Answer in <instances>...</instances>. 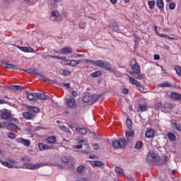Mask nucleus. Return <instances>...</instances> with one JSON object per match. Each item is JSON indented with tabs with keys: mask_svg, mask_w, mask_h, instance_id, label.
I'll list each match as a JSON object with an SVG mask.
<instances>
[{
	"mask_svg": "<svg viewBox=\"0 0 181 181\" xmlns=\"http://www.w3.org/2000/svg\"><path fill=\"white\" fill-rule=\"evenodd\" d=\"M156 34H157L160 37H168V35H166V34H160L159 33H156Z\"/></svg>",
	"mask_w": 181,
	"mask_h": 181,
	"instance_id": "obj_56",
	"label": "nucleus"
},
{
	"mask_svg": "<svg viewBox=\"0 0 181 181\" xmlns=\"http://www.w3.org/2000/svg\"><path fill=\"white\" fill-rule=\"evenodd\" d=\"M148 5L151 11H153V8H155V1H148Z\"/></svg>",
	"mask_w": 181,
	"mask_h": 181,
	"instance_id": "obj_36",
	"label": "nucleus"
},
{
	"mask_svg": "<svg viewBox=\"0 0 181 181\" xmlns=\"http://www.w3.org/2000/svg\"><path fill=\"white\" fill-rule=\"evenodd\" d=\"M5 125V122L0 123V129L4 128V126Z\"/></svg>",
	"mask_w": 181,
	"mask_h": 181,
	"instance_id": "obj_64",
	"label": "nucleus"
},
{
	"mask_svg": "<svg viewBox=\"0 0 181 181\" xmlns=\"http://www.w3.org/2000/svg\"><path fill=\"white\" fill-rule=\"evenodd\" d=\"M52 16L54 18H59V11H52Z\"/></svg>",
	"mask_w": 181,
	"mask_h": 181,
	"instance_id": "obj_50",
	"label": "nucleus"
},
{
	"mask_svg": "<svg viewBox=\"0 0 181 181\" xmlns=\"http://www.w3.org/2000/svg\"><path fill=\"white\" fill-rule=\"evenodd\" d=\"M167 136L168 137V139H170V141H176V136L172 132L168 133Z\"/></svg>",
	"mask_w": 181,
	"mask_h": 181,
	"instance_id": "obj_29",
	"label": "nucleus"
},
{
	"mask_svg": "<svg viewBox=\"0 0 181 181\" xmlns=\"http://www.w3.org/2000/svg\"><path fill=\"white\" fill-rule=\"evenodd\" d=\"M155 135V131L153 129H148L146 132V138H153Z\"/></svg>",
	"mask_w": 181,
	"mask_h": 181,
	"instance_id": "obj_17",
	"label": "nucleus"
},
{
	"mask_svg": "<svg viewBox=\"0 0 181 181\" xmlns=\"http://www.w3.org/2000/svg\"><path fill=\"white\" fill-rule=\"evenodd\" d=\"M138 74V78L139 80H145V74H141L139 72Z\"/></svg>",
	"mask_w": 181,
	"mask_h": 181,
	"instance_id": "obj_49",
	"label": "nucleus"
},
{
	"mask_svg": "<svg viewBox=\"0 0 181 181\" xmlns=\"http://www.w3.org/2000/svg\"><path fill=\"white\" fill-rule=\"evenodd\" d=\"M86 23L84 22H81L78 24V28H80V29H84L86 28Z\"/></svg>",
	"mask_w": 181,
	"mask_h": 181,
	"instance_id": "obj_52",
	"label": "nucleus"
},
{
	"mask_svg": "<svg viewBox=\"0 0 181 181\" xmlns=\"http://www.w3.org/2000/svg\"><path fill=\"white\" fill-rule=\"evenodd\" d=\"M101 74H103L101 71H96L90 74V77H92L93 78H94L95 77H100V76H101Z\"/></svg>",
	"mask_w": 181,
	"mask_h": 181,
	"instance_id": "obj_30",
	"label": "nucleus"
},
{
	"mask_svg": "<svg viewBox=\"0 0 181 181\" xmlns=\"http://www.w3.org/2000/svg\"><path fill=\"white\" fill-rule=\"evenodd\" d=\"M63 76H71V72L69 70H64L62 72Z\"/></svg>",
	"mask_w": 181,
	"mask_h": 181,
	"instance_id": "obj_47",
	"label": "nucleus"
},
{
	"mask_svg": "<svg viewBox=\"0 0 181 181\" xmlns=\"http://www.w3.org/2000/svg\"><path fill=\"white\" fill-rule=\"evenodd\" d=\"M41 78H42V80L45 82V83H49V84H52L53 83H54V81H53L52 80L50 79H47V78L41 76Z\"/></svg>",
	"mask_w": 181,
	"mask_h": 181,
	"instance_id": "obj_42",
	"label": "nucleus"
},
{
	"mask_svg": "<svg viewBox=\"0 0 181 181\" xmlns=\"http://www.w3.org/2000/svg\"><path fill=\"white\" fill-rule=\"evenodd\" d=\"M143 145H144V143H142V141H137L134 146V148L135 149H141Z\"/></svg>",
	"mask_w": 181,
	"mask_h": 181,
	"instance_id": "obj_38",
	"label": "nucleus"
},
{
	"mask_svg": "<svg viewBox=\"0 0 181 181\" xmlns=\"http://www.w3.org/2000/svg\"><path fill=\"white\" fill-rule=\"evenodd\" d=\"M37 147L40 151H50L51 149L54 148V147H53L52 146L47 145L43 143H39L37 144Z\"/></svg>",
	"mask_w": 181,
	"mask_h": 181,
	"instance_id": "obj_7",
	"label": "nucleus"
},
{
	"mask_svg": "<svg viewBox=\"0 0 181 181\" xmlns=\"http://www.w3.org/2000/svg\"><path fill=\"white\" fill-rule=\"evenodd\" d=\"M17 141L20 144H22L23 145H24V146H30V144H31L30 140L26 139H23V138H19V139H17Z\"/></svg>",
	"mask_w": 181,
	"mask_h": 181,
	"instance_id": "obj_12",
	"label": "nucleus"
},
{
	"mask_svg": "<svg viewBox=\"0 0 181 181\" xmlns=\"http://www.w3.org/2000/svg\"><path fill=\"white\" fill-rule=\"evenodd\" d=\"M73 52V49L69 47H64L61 50L62 54H70Z\"/></svg>",
	"mask_w": 181,
	"mask_h": 181,
	"instance_id": "obj_19",
	"label": "nucleus"
},
{
	"mask_svg": "<svg viewBox=\"0 0 181 181\" xmlns=\"http://www.w3.org/2000/svg\"><path fill=\"white\" fill-rule=\"evenodd\" d=\"M1 64L3 67H5V69H8L10 70H16V66H15L13 64H8V62H5V61H1Z\"/></svg>",
	"mask_w": 181,
	"mask_h": 181,
	"instance_id": "obj_9",
	"label": "nucleus"
},
{
	"mask_svg": "<svg viewBox=\"0 0 181 181\" xmlns=\"http://www.w3.org/2000/svg\"><path fill=\"white\" fill-rule=\"evenodd\" d=\"M62 162H63V163H68V165L71 166H74V161H73V159L69 158L66 156L62 158Z\"/></svg>",
	"mask_w": 181,
	"mask_h": 181,
	"instance_id": "obj_11",
	"label": "nucleus"
},
{
	"mask_svg": "<svg viewBox=\"0 0 181 181\" xmlns=\"http://www.w3.org/2000/svg\"><path fill=\"white\" fill-rule=\"evenodd\" d=\"M131 66H132V70L135 73V74H139L141 73V67H139V64L136 63V59H133L130 62Z\"/></svg>",
	"mask_w": 181,
	"mask_h": 181,
	"instance_id": "obj_4",
	"label": "nucleus"
},
{
	"mask_svg": "<svg viewBox=\"0 0 181 181\" xmlns=\"http://www.w3.org/2000/svg\"><path fill=\"white\" fill-rule=\"evenodd\" d=\"M98 148H100V146H98V144H94V145H93V149H98Z\"/></svg>",
	"mask_w": 181,
	"mask_h": 181,
	"instance_id": "obj_63",
	"label": "nucleus"
},
{
	"mask_svg": "<svg viewBox=\"0 0 181 181\" xmlns=\"http://www.w3.org/2000/svg\"><path fill=\"white\" fill-rule=\"evenodd\" d=\"M1 164L3 166H6V168H9V169H11L12 168H19V165H18V162L15 161L14 160H10L9 163L6 161L1 162Z\"/></svg>",
	"mask_w": 181,
	"mask_h": 181,
	"instance_id": "obj_5",
	"label": "nucleus"
},
{
	"mask_svg": "<svg viewBox=\"0 0 181 181\" xmlns=\"http://www.w3.org/2000/svg\"><path fill=\"white\" fill-rule=\"evenodd\" d=\"M60 129H62V131H64V132H69V133H70V130L66 126L61 127Z\"/></svg>",
	"mask_w": 181,
	"mask_h": 181,
	"instance_id": "obj_51",
	"label": "nucleus"
},
{
	"mask_svg": "<svg viewBox=\"0 0 181 181\" xmlns=\"http://www.w3.org/2000/svg\"><path fill=\"white\" fill-rule=\"evenodd\" d=\"M158 87H170V83H169V82H164L163 83H160Z\"/></svg>",
	"mask_w": 181,
	"mask_h": 181,
	"instance_id": "obj_43",
	"label": "nucleus"
},
{
	"mask_svg": "<svg viewBox=\"0 0 181 181\" xmlns=\"http://www.w3.org/2000/svg\"><path fill=\"white\" fill-rule=\"evenodd\" d=\"M90 104H94V103H95V101L98 100V95H90Z\"/></svg>",
	"mask_w": 181,
	"mask_h": 181,
	"instance_id": "obj_32",
	"label": "nucleus"
},
{
	"mask_svg": "<svg viewBox=\"0 0 181 181\" xmlns=\"http://www.w3.org/2000/svg\"><path fill=\"white\" fill-rule=\"evenodd\" d=\"M47 164L45 163H40L38 164H29L27 163L25 164L26 166V169H30V170H35L36 169H39L40 168H43V166H47Z\"/></svg>",
	"mask_w": 181,
	"mask_h": 181,
	"instance_id": "obj_3",
	"label": "nucleus"
},
{
	"mask_svg": "<svg viewBox=\"0 0 181 181\" xmlns=\"http://www.w3.org/2000/svg\"><path fill=\"white\" fill-rule=\"evenodd\" d=\"M74 57H84L83 54H76L74 55Z\"/></svg>",
	"mask_w": 181,
	"mask_h": 181,
	"instance_id": "obj_60",
	"label": "nucleus"
},
{
	"mask_svg": "<svg viewBox=\"0 0 181 181\" xmlns=\"http://www.w3.org/2000/svg\"><path fill=\"white\" fill-rule=\"evenodd\" d=\"M102 69H104V70H111L112 66L110 63L104 62V66L102 67Z\"/></svg>",
	"mask_w": 181,
	"mask_h": 181,
	"instance_id": "obj_34",
	"label": "nucleus"
},
{
	"mask_svg": "<svg viewBox=\"0 0 181 181\" xmlns=\"http://www.w3.org/2000/svg\"><path fill=\"white\" fill-rule=\"evenodd\" d=\"M71 94H72L73 97H77V91L74 90V91H72Z\"/></svg>",
	"mask_w": 181,
	"mask_h": 181,
	"instance_id": "obj_61",
	"label": "nucleus"
},
{
	"mask_svg": "<svg viewBox=\"0 0 181 181\" xmlns=\"http://www.w3.org/2000/svg\"><path fill=\"white\" fill-rule=\"evenodd\" d=\"M147 110H148L147 105L140 104L138 105V109H137L138 112H139V111H141V112H145V111H146Z\"/></svg>",
	"mask_w": 181,
	"mask_h": 181,
	"instance_id": "obj_15",
	"label": "nucleus"
},
{
	"mask_svg": "<svg viewBox=\"0 0 181 181\" xmlns=\"http://www.w3.org/2000/svg\"><path fill=\"white\" fill-rule=\"evenodd\" d=\"M83 63H86V64H88L89 63H91L92 64H94V60L91 59H83Z\"/></svg>",
	"mask_w": 181,
	"mask_h": 181,
	"instance_id": "obj_53",
	"label": "nucleus"
},
{
	"mask_svg": "<svg viewBox=\"0 0 181 181\" xmlns=\"http://www.w3.org/2000/svg\"><path fill=\"white\" fill-rule=\"evenodd\" d=\"M10 121L11 122H14V124H19V120L18 119H16V118H15V117H11L10 118Z\"/></svg>",
	"mask_w": 181,
	"mask_h": 181,
	"instance_id": "obj_48",
	"label": "nucleus"
},
{
	"mask_svg": "<svg viewBox=\"0 0 181 181\" xmlns=\"http://www.w3.org/2000/svg\"><path fill=\"white\" fill-rule=\"evenodd\" d=\"M55 57H56V59H57L58 60H66V58H65V57H63L56 56Z\"/></svg>",
	"mask_w": 181,
	"mask_h": 181,
	"instance_id": "obj_58",
	"label": "nucleus"
},
{
	"mask_svg": "<svg viewBox=\"0 0 181 181\" xmlns=\"http://www.w3.org/2000/svg\"><path fill=\"white\" fill-rule=\"evenodd\" d=\"M160 158L155 153H150L147 157V162L148 163H158V165H160Z\"/></svg>",
	"mask_w": 181,
	"mask_h": 181,
	"instance_id": "obj_2",
	"label": "nucleus"
},
{
	"mask_svg": "<svg viewBox=\"0 0 181 181\" xmlns=\"http://www.w3.org/2000/svg\"><path fill=\"white\" fill-rule=\"evenodd\" d=\"M17 49L21 50V52H24V53H35V49L30 47H21L19 45H16Z\"/></svg>",
	"mask_w": 181,
	"mask_h": 181,
	"instance_id": "obj_6",
	"label": "nucleus"
},
{
	"mask_svg": "<svg viewBox=\"0 0 181 181\" xmlns=\"http://www.w3.org/2000/svg\"><path fill=\"white\" fill-rule=\"evenodd\" d=\"M66 66H71V67H74L77 66V60H68L66 61Z\"/></svg>",
	"mask_w": 181,
	"mask_h": 181,
	"instance_id": "obj_23",
	"label": "nucleus"
},
{
	"mask_svg": "<svg viewBox=\"0 0 181 181\" xmlns=\"http://www.w3.org/2000/svg\"><path fill=\"white\" fill-rule=\"evenodd\" d=\"M28 108L30 111H31V112H35V114H37L40 112V109H39L37 107L28 106Z\"/></svg>",
	"mask_w": 181,
	"mask_h": 181,
	"instance_id": "obj_20",
	"label": "nucleus"
},
{
	"mask_svg": "<svg viewBox=\"0 0 181 181\" xmlns=\"http://www.w3.org/2000/svg\"><path fill=\"white\" fill-rule=\"evenodd\" d=\"M21 160H23V162H29L30 159L28 157H25L21 158Z\"/></svg>",
	"mask_w": 181,
	"mask_h": 181,
	"instance_id": "obj_59",
	"label": "nucleus"
},
{
	"mask_svg": "<svg viewBox=\"0 0 181 181\" xmlns=\"http://www.w3.org/2000/svg\"><path fill=\"white\" fill-rule=\"evenodd\" d=\"M126 138L127 139H129L130 138L134 137V135H135V133L132 130H129L125 132Z\"/></svg>",
	"mask_w": 181,
	"mask_h": 181,
	"instance_id": "obj_24",
	"label": "nucleus"
},
{
	"mask_svg": "<svg viewBox=\"0 0 181 181\" xmlns=\"http://www.w3.org/2000/svg\"><path fill=\"white\" fill-rule=\"evenodd\" d=\"M175 70L177 74H178V76H181V66H175Z\"/></svg>",
	"mask_w": 181,
	"mask_h": 181,
	"instance_id": "obj_44",
	"label": "nucleus"
},
{
	"mask_svg": "<svg viewBox=\"0 0 181 181\" xmlns=\"http://www.w3.org/2000/svg\"><path fill=\"white\" fill-rule=\"evenodd\" d=\"M23 115L25 119H33V115L29 112H23Z\"/></svg>",
	"mask_w": 181,
	"mask_h": 181,
	"instance_id": "obj_22",
	"label": "nucleus"
},
{
	"mask_svg": "<svg viewBox=\"0 0 181 181\" xmlns=\"http://www.w3.org/2000/svg\"><path fill=\"white\" fill-rule=\"evenodd\" d=\"M27 98L30 100V101H35L36 100V93H29L27 95Z\"/></svg>",
	"mask_w": 181,
	"mask_h": 181,
	"instance_id": "obj_28",
	"label": "nucleus"
},
{
	"mask_svg": "<svg viewBox=\"0 0 181 181\" xmlns=\"http://www.w3.org/2000/svg\"><path fill=\"white\" fill-rule=\"evenodd\" d=\"M46 141L48 144H54L56 142L57 139L55 136H49V137L47 138Z\"/></svg>",
	"mask_w": 181,
	"mask_h": 181,
	"instance_id": "obj_27",
	"label": "nucleus"
},
{
	"mask_svg": "<svg viewBox=\"0 0 181 181\" xmlns=\"http://www.w3.org/2000/svg\"><path fill=\"white\" fill-rule=\"evenodd\" d=\"M66 103L69 108H76L77 107V105L76 104V100L73 98H66Z\"/></svg>",
	"mask_w": 181,
	"mask_h": 181,
	"instance_id": "obj_8",
	"label": "nucleus"
},
{
	"mask_svg": "<svg viewBox=\"0 0 181 181\" xmlns=\"http://www.w3.org/2000/svg\"><path fill=\"white\" fill-rule=\"evenodd\" d=\"M129 79V81L132 84H134L136 87H141V82L138 81L135 78L129 76V75H127Z\"/></svg>",
	"mask_w": 181,
	"mask_h": 181,
	"instance_id": "obj_16",
	"label": "nucleus"
},
{
	"mask_svg": "<svg viewBox=\"0 0 181 181\" xmlns=\"http://www.w3.org/2000/svg\"><path fill=\"white\" fill-rule=\"evenodd\" d=\"M6 128L8 131H15V129H18V125L13 122H9L6 125Z\"/></svg>",
	"mask_w": 181,
	"mask_h": 181,
	"instance_id": "obj_14",
	"label": "nucleus"
},
{
	"mask_svg": "<svg viewBox=\"0 0 181 181\" xmlns=\"http://www.w3.org/2000/svg\"><path fill=\"white\" fill-rule=\"evenodd\" d=\"M171 98L177 100H181V95L176 92H171Z\"/></svg>",
	"mask_w": 181,
	"mask_h": 181,
	"instance_id": "obj_18",
	"label": "nucleus"
},
{
	"mask_svg": "<svg viewBox=\"0 0 181 181\" xmlns=\"http://www.w3.org/2000/svg\"><path fill=\"white\" fill-rule=\"evenodd\" d=\"M112 146L116 149H124L127 146V140L125 139L113 140Z\"/></svg>",
	"mask_w": 181,
	"mask_h": 181,
	"instance_id": "obj_1",
	"label": "nucleus"
},
{
	"mask_svg": "<svg viewBox=\"0 0 181 181\" xmlns=\"http://www.w3.org/2000/svg\"><path fill=\"white\" fill-rule=\"evenodd\" d=\"M122 93H123V94H128V89H127V88L123 89Z\"/></svg>",
	"mask_w": 181,
	"mask_h": 181,
	"instance_id": "obj_62",
	"label": "nucleus"
},
{
	"mask_svg": "<svg viewBox=\"0 0 181 181\" xmlns=\"http://www.w3.org/2000/svg\"><path fill=\"white\" fill-rule=\"evenodd\" d=\"M156 5L159 9H163L165 8L163 0H157Z\"/></svg>",
	"mask_w": 181,
	"mask_h": 181,
	"instance_id": "obj_25",
	"label": "nucleus"
},
{
	"mask_svg": "<svg viewBox=\"0 0 181 181\" xmlns=\"http://www.w3.org/2000/svg\"><path fill=\"white\" fill-rule=\"evenodd\" d=\"M104 165L101 161H93L92 162V166H95L97 168L101 167Z\"/></svg>",
	"mask_w": 181,
	"mask_h": 181,
	"instance_id": "obj_33",
	"label": "nucleus"
},
{
	"mask_svg": "<svg viewBox=\"0 0 181 181\" xmlns=\"http://www.w3.org/2000/svg\"><path fill=\"white\" fill-rule=\"evenodd\" d=\"M11 90H25V87L21 86L19 85H14L11 86Z\"/></svg>",
	"mask_w": 181,
	"mask_h": 181,
	"instance_id": "obj_35",
	"label": "nucleus"
},
{
	"mask_svg": "<svg viewBox=\"0 0 181 181\" xmlns=\"http://www.w3.org/2000/svg\"><path fill=\"white\" fill-rule=\"evenodd\" d=\"M78 131L79 134H81L82 135H84L85 134H87V129H86V128L78 129Z\"/></svg>",
	"mask_w": 181,
	"mask_h": 181,
	"instance_id": "obj_45",
	"label": "nucleus"
},
{
	"mask_svg": "<svg viewBox=\"0 0 181 181\" xmlns=\"http://www.w3.org/2000/svg\"><path fill=\"white\" fill-rule=\"evenodd\" d=\"M126 125L129 129H131V128H132V122L131 121V119H127L126 120Z\"/></svg>",
	"mask_w": 181,
	"mask_h": 181,
	"instance_id": "obj_40",
	"label": "nucleus"
},
{
	"mask_svg": "<svg viewBox=\"0 0 181 181\" xmlns=\"http://www.w3.org/2000/svg\"><path fill=\"white\" fill-rule=\"evenodd\" d=\"M83 145L88 146V141H87V139H84L78 142V144L75 146V148L76 149H81V148H83Z\"/></svg>",
	"mask_w": 181,
	"mask_h": 181,
	"instance_id": "obj_13",
	"label": "nucleus"
},
{
	"mask_svg": "<svg viewBox=\"0 0 181 181\" xmlns=\"http://www.w3.org/2000/svg\"><path fill=\"white\" fill-rule=\"evenodd\" d=\"M70 128L73 131H74V129H76V131L77 132H78V129H79L78 125H77V124L70 125Z\"/></svg>",
	"mask_w": 181,
	"mask_h": 181,
	"instance_id": "obj_46",
	"label": "nucleus"
},
{
	"mask_svg": "<svg viewBox=\"0 0 181 181\" xmlns=\"http://www.w3.org/2000/svg\"><path fill=\"white\" fill-rule=\"evenodd\" d=\"M7 136L10 138V139H15V134L13 133H8Z\"/></svg>",
	"mask_w": 181,
	"mask_h": 181,
	"instance_id": "obj_54",
	"label": "nucleus"
},
{
	"mask_svg": "<svg viewBox=\"0 0 181 181\" xmlns=\"http://www.w3.org/2000/svg\"><path fill=\"white\" fill-rule=\"evenodd\" d=\"M82 100L84 101V103H91V99L88 95H85Z\"/></svg>",
	"mask_w": 181,
	"mask_h": 181,
	"instance_id": "obj_41",
	"label": "nucleus"
},
{
	"mask_svg": "<svg viewBox=\"0 0 181 181\" xmlns=\"http://www.w3.org/2000/svg\"><path fill=\"white\" fill-rule=\"evenodd\" d=\"M35 97L38 100H46L47 98V95H46L45 93H35Z\"/></svg>",
	"mask_w": 181,
	"mask_h": 181,
	"instance_id": "obj_21",
	"label": "nucleus"
},
{
	"mask_svg": "<svg viewBox=\"0 0 181 181\" xmlns=\"http://www.w3.org/2000/svg\"><path fill=\"white\" fill-rule=\"evenodd\" d=\"M25 73H28V74H37V72H36V69L34 68L25 69L23 70Z\"/></svg>",
	"mask_w": 181,
	"mask_h": 181,
	"instance_id": "obj_26",
	"label": "nucleus"
},
{
	"mask_svg": "<svg viewBox=\"0 0 181 181\" xmlns=\"http://www.w3.org/2000/svg\"><path fill=\"white\" fill-rule=\"evenodd\" d=\"M170 9H175L176 8V4L171 3L169 4Z\"/></svg>",
	"mask_w": 181,
	"mask_h": 181,
	"instance_id": "obj_55",
	"label": "nucleus"
},
{
	"mask_svg": "<svg viewBox=\"0 0 181 181\" xmlns=\"http://www.w3.org/2000/svg\"><path fill=\"white\" fill-rule=\"evenodd\" d=\"M115 171L117 175H124V170H122V168L119 167H116Z\"/></svg>",
	"mask_w": 181,
	"mask_h": 181,
	"instance_id": "obj_37",
	"label": "nucleus"
},
{
	"mask_svg": "<svg viewBox=\"0 0 181 181\" xmlns=\"http://www.w3.org/2000/svg\"><path fill=\"white\" fill-rule=\"evenodd\" d=\"M86 169V166L81 165L77 168V173H83V170Z\"/></svg>",
	"mask_w": 181,
	"mask_h": 181,
	"instance_id": "obj_39",
	"label": "nucleus"
},
{
	"mask_svg": "<svg viewBox=\"0 0 181 181\" xmlns=\"http://www.w3.org/2000/svg\"><path fill=\"white\" fill-rule=\"evenodd\" d=\"M93 64H95L98 66V67H100V69H103L104 67V62L101 60L94 61Z\"/></svg>",
	"mask_w": 181,
	"mask_h": 181,
	"instance_id": "obj_31",
	"label": "nucleus"
},
{
	"mask_svg": "<svg viewBox=\"0 0 181 181\" xmlns=\"http://www.w3.org/2000/svg\"><path fill=\"white\" fill-rule=\"evenodd\" d=\"M153 59L154 60H160V57L159 56V54H155Z\"/></svg>",
	"mask_w": 181,
	"mask_h": 181,
	"instance_id": "obj_57",
	"label": "nucleus"
},
{
	"mask_svg": "<svg viewBox=\"0 0 181 181\" xmlns=\"http://www.w3.org/2000/svg\"><path fill=\"white\" fill-rule=\"evenodd\" d=\"M1 117L2 119H10V118L12 117V113H11L10 111L4 110L2 112Z\"/></svg>",
	"mask_w": 181,
	"mask_h": 181,
	"instance_id": "obj_10",
	"label": "nucleus"
}]
</instances>
